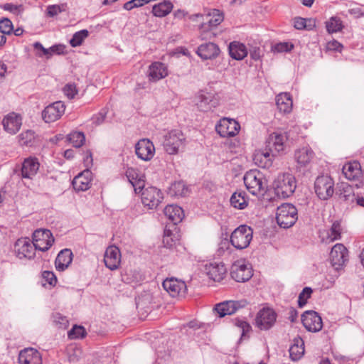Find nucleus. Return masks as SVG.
I'll return each instance as SVG.
<instances>
[{
  "instance_id": "f257e3e1",
  "label": "nucleus",
  "mask_w": 364,
  "mask_h": 364,
  "mask_svg": "<svg viewBox=\"0 0 364 364\" xmlns=\"http://www.w3.org/2000/svg\"><path fill=\"white\" fill-rule=\"evenodd\" d=\"M248 191L254 196L263 195L267 188V181L264 174L258 170H250L243 177Z\"/></svg>"
},
{
  "instance_id": "f03ea898",
  "label": "nucleus",
  "mask_w": 364,
  "mask_h": 364,
  "mask_svg": "<svg viewBox=\"0 0 364 364\" xmlns=\"http://www.w3.org/2000/svg\"><path fill=\"white\" fill-rule=\"evenodd\" d=\"M295 177L290 173L279 175L274 182V188L278 197L286 198L291 196L296 189Z\"/></svg>"
},
{
  "instance_id": "7ed1b4c3",
  "label": "nucleus",
  "mask_w": 364,
  "mask_h": 364,
  "mask_svg": "<svg viewBox=\"0 0 364 364\" xmlns=\"http://www.w3.org/2000/svg\"><path fill=\"white\" fill-rule=\"evenodd\" d=\"M298 219L297 209L291 203H283L277 208L276 220L283 228L291 227Z\"/></svg>"
},
{
  "instance_id": "20e7f679",
  "label": "nucleus",
  "mask_w": 364,
  "mask_h": 364,
  "mask_svg": "<svg viewBox=\"0 0 364 364\" xmlns=\"http://www.w3.org/2000/svg\"><path fill=\"white\" fill-rule=\"evenodd\" d=\"M252 229L242 225L237 228L231 234L230 242L236 249L242 250L247 247L252 240Z\"/></svg>"
},
{
  "instance_id": "39448f33",
  "label": "nucleus",
  "mask_w": 364,
  "mask_h": 364,
  "mask_svg": "<svg viewBox=\"0 0 364 364\" xmlns=\"http://www.w3.org/2000/svg\"><path fill=\"white\" fill-rule=\"evenodd\" d=\"M186 138L180 130H172L164 136L163 146L168 154H176L185 146Z\"/></svg>"
},
{
  "instance_id": "423d86ee",
  "label": "nucleus",
  "mask_w": 364,
  "mask_h": 364,
  "mask_svg": "<svg viewBox=\"0 0 364 364\" xmlns=\"http://www.w3.org/2000/svg\"><path fill=\"white\" fill-rule=\"evenodd\" d=\"M224 19L223 12L218 9H213L205 16L207 22L202 23L200 26V38L202 40L211 39L212 33L210 31L218 26Z\"/></svg>"
},
{
  "instance_id": "0eeeda50",
  "label": "nucleus",
  "mask_w": 364,
  "mask_h": 364,
  "mask_svg": "<svg viewBox=\"0 0 364 364\" xmlns=\"http://www.w3.org/2000/svg\"><path fill=\"white\" fill-rule=\"evenodd\" d=\"M247 306V302L245 300H229L215 304L213 309V311L215 313V316L223 318L226 316H232L245 309Z\"/></svg>"
},
{
  "instance_id": "6e6552de",
  "label": "nucleus",
  "mask_w": 364,
  "mask_h": 364,
  "mask_svg": "<svg viewBox=\"0 0 364 364\" xmlns=\"http://www.w3.org/2000/svg\"><path fill=\"white\" fill-rule=\"evenodd\" d=\"M315 193L321 200H327L334 193V182L328 176H320L314 183Z\"/></svg>"
},
{
  "instance_id": "1a4fd4ad",
  "label": "nucleus",
  "mask_w": 364,
  "mask_h": 364,
  "mask_svg": "<svg viewBox=\"0 0 364 364\" xmlns=\"http://www.w3.org/2000/svg\"><path fill=\"white\" fill-rule=\"evenodd\" d=\"M33 243L36 250L47 251L54 242L51 232L47 229H38L33 233Z\"/></svg>"
},
{
  "instance_id": "9d476101",
  "label": "nucleus",
  "mask_w": 364,
  "mask_h": 364,
  "mask_svg": "<svg viewBox=\"0 0 364 364\" xmlns=\"http://www.w3.org/2000/svg\"><path fill=\"white\" fill-rule=\"evenodd\" d=\"M230 275L236 282H245L252 277V268L245 260H237L231 267Z\"/></svg>"
},
{
  "instance_id": "9b49d317",
  "label": "nucleus",
  "mask_w": 364,
  "mask_h": 364,
  "mask_svg": "<svg viewBox=\"0 0 364 364\" xmlns=\"http://www.w3.org/2000/svg\"><path fill=\"white\" fill-rule=\"evenodd\" d=\"M65 105L62 101H56L44 108L42 118L46 123L54 122L60 119L65 111Z\"/></svg>"
},
{
  "instance_id": "f8f14e48",
  "label": "nucleus",
  "mask_w": 364,
  "mask_h": 364,
  "mask_svg": "<svg viewBox=\"0 0 364 364\" xmlns=\"http://www.w3.org/2000/svg\"><path fill=\"white\" fill-rule=\"evenodd\" d=\"M240 124L233 119L224 117L215 126V130L222 137L235 136L239 133Z\"/></svg>"
},
{
  "instance_id": "ddd939ff",
  "label": "nucleus",
  "mask_w": 364,
  "mask_h": 364,
  "mask_svg": "<svg viewBox=\"0 0 364 364\" xmlns=\"http://www.w3.org/2000/svg\"><path fill=\"white\" fill-rule=\"evenodd\" d=\"M163 198L161 190L154 186L146 188L141 193V202L149 209L156 208Z\"/></svg>"
},
{
  "instance_id": "4468645a",
  "label": "nucleus",
  "mask_w": 364,
  "mask_h": 364,
  "mask_svg": "<svg viewBox=\"0 0 364 364\" xmlns=\"http://www.w3.org/2000/svg\"><path fill=\"white\" fill-rule=\"evenodd\" d=\"M287 136L284 133L273 132L266 139L265 148L274 156L284 150Z\"/></svg>"
},
{
  "instance_id": "2eb2a0df",
  "label": "nucleus",
  "mask_w": 364,
  "mask_h": 364,
  "mask_svg": "<svg viewBox=\"0 0 364 364\" xmlns=\"http://www.w3.org/2000/svg\"><path fill=\"white\" fill-rule=\"evenodd\" d=\"M162 286L172 297H183L186 294L187 287L186 283L175 278L165 279Z\"/></svg>"
},
{
  "instance_id": "dca6fc26",
  "label": "nucleus",
  "mask_w": 364,
  "mask_h": 364,
  "mask_svg": "<svg viewBox=\"0 0 364 364\" xmlns=\"http://www.w3.org/2000/svg\"><path fill=\"white\" fill-rule=\"evenodd\" d=\"M135 152L139 159L147 161L153 158L155 153V147L149 139H142L136 143Z\"/></svg>"
},
{
  "instance_id": "f3484780",
  "label": "nucleus",
  "mask_w": 364,
  "mask_h": 364,
  "mask_svg": "<svg viewBox=\"0 0 364 364\" xmlns=\"http://www.w3.org/2000/svg\"><path fill=\"white\" fill-rule=\"evenodd\" d=\"M348 250L343 244L338 243L332 247L330 259L332 265L336 269L344 265L348 261Z\"/></svg>"
},
{
  "instance_id": "a211bd4d",
  "label": "nucleus",
  "mask_w": 364,
  "mask_h": 364,
  "mask_svg": "<svg viewBox=\"0 0 364 364\" xmlns=\"http://www.w3.org/2000/svg\"><path fill=\"white\" fill-rule=\"evenodd\" d=\"M104 262L105 266L110 270L117 269L121 263L119 249L114 245L108 247L105 252Z\"/></svg>"
},
{
  "instance_id": "6ab92c4d",
  "label": "nucleus",
  "mask_w": 364,
  "mask_h": 364,
  "mask_svg": "<svg viewBox=\"0 0 364 364\" xmlns=\"http://www.w3.org/2000/svg\"><path fill=\"white\" fill-rule=\"evenodd\" d=\"M15 248L17 257L20 259L27 258L30 259L35 256L36 249L33 243H31L27 238L18 240L15 244Z\"/></svg>"
},
{
  "instance_id": "aec40b11",
  "label": "nucleus",
  "mask_w": 364,
  "mask_h": 364,
  "mask_svg": "<svg viewBox=\"0 0 364 364\" xmlns=\"http://www.w3.org/2000/svg\"><path fill=\"white\" fill-rule=\"evenodd\" d=\"M168 75V68L163 63L156 61L149 66L147 77L150 82H156L165 78Z\"/></svg>"
},
{
  "instance_id": "412c9836",
  "label": "nucleus",
  "mask_w": 364,
  "mask_h": 364,
  "mask_svg": "<svg viewBox=\"0 0 364 364\" xmlns=\"http://www.w3.org/2000/svg\"><path fill=\"white\" fill-rule=\"evenodd\" d=\"M22 124V118L20 114L11 112L6 115L2 120L4 129L10 134H15L18 132Z\"/></svg>"
},
{
  "instance_id": "4be33fe9",
  "label": "nucleus",
  "mask_w": 364,
  "mask_h": 364,
  "mask_svg": "<svg viewBox=\"0 0 364 364\" xmlns=\"http://www.w3.org/2000/svg\"><path fill=\"white\" fill-rule=\"evenodd\" d=\"M198 108L203 112H208L218 105V100L214 94L201 91L197 95Z\"/></svg>"
},
{
  "instance_id": "5701e85b",
  "label": "nucleus",
  "mask_w": 364,
  "mask_h": 364,
  "mask_svg": "<svg viewBox=\"0 0 364 364\" xmlns=\"http://www.w3.org/2000/svg\"><path fill=\"white\" fill-rule=\"evenodd\" d=\"M205 272L208 277L215 281H222L227 274V268L223 263H210L205 266Z\"/></svg>"
},
{
  "instance_id": "b1692460",
  "label": "nucleus",
  "mask_w": 364,
  "mask_h": 364,
  "mask_svg": "<svg viewBox=\"0 0 364 364\" xmlns=\"http://www.w3.org/2000/svg\"><path fill=\"white\" fill-rule=\"evenodd\" d=\"M18 362L20 364H42V356L36 349L26 348L20 351Z\"/></svg>"
},
{
  "instance_id": "393cba45",
  "label": "nucleus",
  "mask_w": 364,
  "mask_h": 364,
  "mask_svg": "<svg viewBox=\"0 0 364 364\" xmlns=\"http://www.w3.org/2000/svg\"><path fill=\"white\" fill-rule=\"evenodd\" d=\"M196 53L203 60H212L219 55L220 50L215 43H205L198 48Z\"/></svg>"
},
{
  "instance_id": "a878e982",
  "label": "nucleus",
  "mask_w": 364,
  "mask_h": 364,
  "mask_svg": "<svg viewBox=\"0 0 364 364\" xmlns=\"http://www.w3.org/2000/svg\"><path fill=\"white\" fill-rule=\"evenodd\" d=\"M91 181L92 173L89 170L84 171L74 178L73 188L77 191H87L90 187Z\"/></svg>"
},
{
  "instance_id": "bb28decb",
  "label": "nucleus",
  "mask_w": 364,
  "mask_h": 364,
  "mask_svg": "<svg viewBox=\"0 0 364 364\" xmlns=\"http://www.w3.org/2000/svg\"><path fill=\"white\" fill-rule=\"evenodd\" d=\"M274 155L265 148L264 150H257L253 155V161L259 167L267 168L272 166Z\"/></svg>"
},
{
  "instance_id": "cd10ccee",
  "label": "nucleus",
  "mask_w": 364,
  "mask_h": 364,
  "mask_svg": "<svg viewBox=\"0 0 364 364\" xmlns=\"http://www.w3.org/2000/svg\"><path fill=\"white\" fill-rule=\"evenodd\" d=\"M342 172L349 181H356L362 176L360 164L358 161L346 163L343 166Z\"/></svg>"
},
{
  "instance_id": "c85d7f7f",
  "label": "nucleus",
  "mask_w": 364,
  "mask_h": 364,
  "mask_svg": "<svg viewBox=\"0 0 364 364\" xmlns=\"http://www.w3.org/2000/svg\"><path fill=\"white\" fill-rule=\"evenodd\" d=\"M314 153L311 148L304 146L295 151L294 159L301 167L306 166L314 159Z\"/></svg>"
},
{
  "instance_id": "c756f323",
  "label": "nucleus",
  "mask_w": 364,
  "mask_h": 364,
  "mask_svg": "<svg viewBox=\"0 0 364 364\" xmlns=\"http://www.w3.org/2000/svg\"><path fill=\"white\" fill-rule=\"evenodd\" d=\"M33 48L37 50L36 55L38 57L45 55L47 58H50L54 54L60 55L63 53L65 49V47L61 45H55L50 47L49 48H46L39 42L34 43Z\"/></svg>"
},
{
  "instance_id": "7c9ffc66",
  "label": "nucleus",
  "mask_w": 364,
  "mask_h": 364,
  "mask_svg": "<svg viewBox=\"0 0 364 364\" xmlns=\"http://www.w3.org/2000/svg\"><path fill=\"white\" fill-rule=\"evenodd\" d=\"M39 168V163L35 158L26 159L22 164L21 176L25 178H32Z\"/></svg>"
},
{
  "instance_id": "2f4dec72",
  "label": "nucleus",
  "mask_w": 364,
  "mask_h": 364,
  "mask_svg": "<svg viewBox=\"0 0 364 364\" xmlns=\"http://www.w3.org/2000/svg\"><path fill=\"white\" fill-rule=\"evenodd\" d=\"M276 105L280 112L288 114L292 110L293 102L289 93L282 92L277 95Z\"/></svg>"
},
{
  "instance_id": "473e14b6",
  "label": "nucleus",
  "mask_w": 364,
  "mask_h": 364,
  "mask_svg": "<svg viewBox=\"0 0 364 364\" xmlns=\"http://www.w3.org/2000/svg\"><path fill=\"white\" fill-rule=\"evenodd\" d=\"M73 260V252L70 250L65 249L61 250L55 261V265L58 271H64Z\"/></svg>"
},
{
  "instance_id": "72a5a7b5",
  "label": "nucleus",
  "mask_w": 364,
  "mask_h": 364,
  "mask_svg": "<svg viewBox=\"0 0 364 364\" xmlns=\"http://www.w3.org/2000/svg\"><path fill=\"white\" fill-rule=\"evenodd\" d=\"M229 54L232 59L241 60L247 55V49L246 46L238 41H233L230 43Z\"/></svg>"
},
{
  "instance_id": "f704fd0d",
  "label": "nucleus",
  "mask_w": 364,
  "mask_h": 364,
  "mask_svg": "<svg viewBox=\"0 0 364 364\" xmlns=\"http://www.w3.org/2000/svg\"><path fill=\"white\" fill-rule=\"evenodd\" d=\"M289 351L290 358L292 360H299L304 354V342L303 339L299 336L294 338Z\"/></svg>"
},
{
  "instance_id": "c9c22d12",
  "label": "nucleus",
  "mask_w": 364,
  "mask_h": 364,
  "mask_svg": "<svg viewBox=\"0 0 364 364\" xmlns=\"http://www.w3.org/2000/svg\"><path fill=\"white\" fill-rule=\"evenodd\" d=\"M164 214L174 224L180 223L184 216L183 209L175 205H167L164 208Z\"/></svg>"
},
{
  "instance_id": "e433bc0d",
  "label": "nucleus",
  "mask_w": 364,
  "mask_h": 364,
  "mask_svg": "<svg viewBox=\"0 0 364 364\" xmlns=\"http://www.w3.org/2000/svg\"><path fill=\"white\" fill-rule=\"evenodd\" d=\"M173 8V5L169 0H164L153 6L152 14L156 17L162 18L170 14Z\"/></svg>"
},
{
  "instance_id": "4c0bfd02",
  "label": "nucleus",
  "mask_w": 364,
  "mask_h": 364,
  "mask_svg": "<svg viewBox=\"0 0 364 364\" xmlns=\"http://www.w3.org/2000/svg\"><path fill=\"white\" fill-rule=\"evenodd\" d=\"M339 199L349 204L353 203L355 198L353 188L348 183H342L338 189Z\"/></svg>"
},
{
  "instance_id": "58836bf2",
  "label": "nucleus",
  "mask_w": 364,
  "mask_h": 364,
  "mask_svg": "<svg viewBox=\"0 0 364 364\" xmlns=\"http://www.w3.org/2000/svg\"><path fill=\"white\" fill-rule=\"evenodd\" d=\"M230 201L234 208L240 210L246 208L248 204L246 193L242 191L235 192L232 195Z\"/></svg>"
},
{
  "instance_id": "ea45409f",
  "label": "nucleus",
  "mask_w": 364,
  "mask_h": 364,
  "mask_svg": "<svg viewBox=\"0 0 364 364\" xmlns=\"http://www.w3.org/2000/svg\"><path fill=\"white\" fill-rule=\"evenodd\" d=\"M188 193V188L183 181H176L173 183L168 190V193L171 196L183 197Z\"/></svg>"
},
{
  "instance_id": "a19ab883",
  "label": "nucleus",
  "mask_w": 364,
  "mask_h": 364,
  "mask_svg": "<svg viewBox=\"0 0 364 364\" xmlns=\"http://www.w3.org/2000/svg\"><path fill=\"white\" fill-rule=\"evenodd\" d=\"M343 27L342 21L337 16H332L326 22V28L329 33L341 31Z\"/></svg>"
},
{
  "instance_id": "79ce46f5",
  "label": "nucleus",
  "mask_w": 364,
  "mask_h": 364,
  "mask_svg": "<svg viewBox=\"0 0 364 364\" xmlns=\"http://www.w3.org/2000/svg\"><path fill=\"white\" fill-rule=\"evenodd\" d=\"M87 335L85 328L80 325L75 324L72 328L68 332V336L70 339H82Z\"/></svg>"
},
{
  "instance_id": "37998d69",
  "label": "nucleus",
  "mask_w": 364,
  "mask_h": 364,
  "mask_svg": "<svg viewBox=\"0 0 364 364\" xmlns=\"http://www.w3.org/2000/svg\"><path fill=\"white\" fill-rule=\"evenodd\" d=\"M68 140L76 148L82 146L85 141V136L82 132H73L68 135Z\"/></svg>"
},
{
  "instance_id": "c03bdc74",
  "label": "nucleus",
  "mask_w": 364,
  "mask_h": 364,
  "mask_svg": "<svg viewBox=\"0 0 364 364\" xmlns=\"http://www.w3.org/2000/svg\"><path fill=\"white\" fill-rule=\"evenodd\" d=\"M305 328L310 332L320 331L323 328V320H301Z\"/></svg>"
},
{
  "instance_id": "a18cd8bd",
  "label": "nucleus",
  "mask_w": 364,
  "mask_h": 364,
  "mask_svg": "<svg viewBox=\"0 0 364 364\" xmlns=\"http://www.w3.org/2000/svg\"><path fill=\"white\" fill-rule=\"evenodd\" d=\"M89 32L86 29L76 32L70 41L72 47H77L82 44L83 41L88 36Z\"/></svg>"
},
{
  "instance_id": "49530a36",
  "label": "nucleus",
  "mask_w": 364,
  "mask_h": 364,
  "mask_svg": "<svg viewBox=\"0 0 364 364\" xmlns=\"http://www.w3.org/2000/svg\"><path fill=\"white\" fill-rule=\"evenodd\" d=\"M35 138V133L32 130H26L19 136V143L22 146H31Z\"/></svg>"
},
{
  "instance_id": "de8ad7c7",
  "label": "nucleus",
  "mask_w": 364,
  "mask_h": 364,
  "mask_svg": "<svg viewBox=\"0 0 364 364\" xmlns=\"http://www.w3.org/2000/svg\"><path fill=\"white\" fill-rule=\"evenodd\" d=\"M67 8L68 6L66 4L49 5L46 9L47 15L50 17H54L59 14L65 11Z\"/></svg>"
},
{
  "instance_id": "09e8293b",
  "label": "nucleus",
  "mask_w": 364,
  "mask_h": 364,
  "mask_svg": "<svg viewBox=\"0 0 364 364\" xmlns=\"http://www.w3.org/2000/svg\"><path fill=\"white\" fill-rule=\"evenodd\" d=\"M235 325L241 331V339L248 338V333L252 330L251 326L245 320H235Z\"/></svg>"
},
{
  "instance_id": "8fccbe9b",
  "label": "nucleus",
  "mask_w": 364,
  "mask_h": 364,
  "mask_svg": "<svg viewBox=\"0 0 364 364\" xmlns=\"http://www.w3.org/2000/svg\"><path fill=\"white\" fill-rule=\"evenodd\" d=\"M341 223L338 221H335L330 229L328 237L331 241L339 240L341 238Z\"/></svg>"
},
{
  "instance_id": "3c124183",
  "label": "nucleus",
  "mask_w": 364,
  "mask_h": 364,
  "mask_svg": "<svg viewBox=\"0 0 364 364\" xmlns=\"http://www.w3.org/2000/svg\"><path fill=\"white\" fill-rule=\"evenodd\" d=\"M277 314L272 308L263 306L257 313L256 318H275Z\"/></svg>"
},
{
  "instance_id": "603ef678",
  "label": "nucleus",
  "mask_w": 364,
  "mask_h": 364,
  "mask_svg": "<svg viewBox=\"0 0 364 364\" xmlns=\"http://www.w3.org/2000/svg\"><path fill=\"white\" fill-rule=\"evenodd\" d=\"M125 175L132 186L135 183V181H137V179L141 178L144 176V174L140 173L137 169L133 168H128L126 171Z\"/></svg>"
},
{
  "instance_id": "864d4df0",
  "label": "nucleus",
  "mask_w": 364,
  "mask_h": 364,
  "mask_svg": "<svg viewBox=\"0 0 364 364\" xmlns=\"http://www.w3.org/2000/svg\"><path fill=\"white\" fill-rule=\"evenodd\" d=\"M0 8L9 11L15 15H19L23 11V5H15L11 3H6L0 6Z\"/></svg>"
},
{
  "instance_id": "5fc2aeb1",
  "label": "nucleus",
  "mask_w": 364,
  "mask_h": 364,
  "mask_svg": "<svg viewBox=\"0 0 364 364\" xmlns=\"http://www.w3.org/2000/svg\"><path fill=\"white\" fill-rule=\"evenodd\" d=\"M312 291L311 287H305L303 289L298 299V304L300 307L304 306L306 304L307 299L311 297Z\"/></svg>"
},
{
  "instance_id": "6e6d98bb",
  "label": "nucleus",
  "mask_w": 364,
  "mask_h": 364,
  "mask_svg": "<svg viewBox=\"0 0 364 364\" xmlns=\"http://www.w3.org/2000/svg\"><path fill=\"white\" fill-rule=\"evenodd\" d=\"M13 31V23L11 21L7 18L0 20V32L4 34H10Z\"/></svg>"
},
{
  "instance_id": "4d7b16f0",
  "label": "nucleus",
  "mask_w": 364,
  "mask_h": 364,
  "mask_svg": "<svg viewBox=\"0 0 364 364\" xmlns=\"http://www.w3.org/2000/svg\"><path fill=\"white\" fill-rule=\"evenodd\" d=\"M276 320H255V326L261 331L271 328Z\"/></svg>"
},
{
  "instance_id": "13d9d810",
  "label": "nucleus",
  "mask_w": 364,
  "mask_h": 364,
  "mask_svg": "<svg viewBox=\"0 0 364 364\" xmlns=\"http://www.w3.org/2000/svg\"><path fill=\"white\" fill-rule=\"evenodd\" d=\"M63 92L69 99H73L77 93V91L75 85L73 84H68L64 87Z\"/></svg>"
},
{
  "instance_id": "bf43d9fd",
  "label": "nucleus",
  "mask_w": 364,
  "mask_h": 364,
  "mask_svg": "<svg viewBox=\"0 0 364 364\" xmlns=\"http://www.w3.org/2000/svg\"><path fill=\"white\" fill-rule=\"evenodd\" d=\"M42 277L50 285L54 286L57 282L56 277L53 272L44 271L42 273Z\"/></svg>"
},
{
  "instance_id": "052dcab7",
  "label": "nucleus",
  "mask_w": 364,
  "mask_h": 364,
  "mask_svg": "<svg viewBox=\"0 0 364 364\" xmlns=\"http://www.w3.org/2000/svg\"><path fill=\"white\" fill-rule=\"evenodd\" d=\"M293 45L289 43H279L274 46V49L277 52H287L293 48Z\"/></svg>"
},
{
  "instance_id": "680f3d73",
  "label": "nucleus",
  "mask_w": 364,
  "mask_h": 364,
  "mask_svg": "<svg viewBox=\"0 0 364 364\" xmlns=\"http://www.w3.org/2000/svg\"><path fill=\"white\" fill-rule=\"evenodd\" d=\"M145 186V176L144 175L141 178L137 179V181L133 183L132 186L134 189L135 193H140Z\"/></svg>"
},
{
  "instance_id": "e2e57ef3",
  "label": "nucleus",
  "mask_w": 364,
  "mask_h": 364,
  "mask_svg": "<svg viewBox=\"0 0 364 364\" xmlns=\"http://www.w3.org/2000/svg\"><path fill=\"white\" fill-rule=\"evenodd\" d=\"M106 117V113L105 112H100L97 114L92 117L93 123L96 125H100L104 122Z\"/></svg>"
},
{
  "instance_id": "0e129e2a",
  "label": "nucleus",
  "mask_w": 364,
  "mask_h": 364,
  "mask_svg": "<svg viewBox=\"0 0 364 364\" xmlns=\"http://www.w3.org/2000/svg\"><path fill=\"white\" fill-rule=\"evenodd\" d=\"M306 23V18L296 17L294 20V26L296 29H304Z\"/></svg>"
},
{
  "instance_id": "69168bd1",
  "label": "nucleus",
  "mask_w": 364,
  "mask_h": 364,
  "mask_svg": "<svg viewBox=\"0 0 364 364\" xmlns=\"http://www.w3.org/2000/svg\"><path fill=\"white\" fill-rule=\"evenodd\" d=\"M342 45L336 41H330L327 43V48L333 50H340Z\"/></svg>"
},
{
  "instance_id": "338daca9",
  "label": "nucleus",
  "mask_w": 364,
  "mask_h": 364,
  "mask_svg": "<svg viewBox=\"0 0 364 364\" xmlns=\"http://www.w3.org/2000/svg\"><path fill=\"white\" fill-rule=\"evenodd\" d=\"M308 316H311V318H321L318 314L314 311H306L304 312L301 318H307Z\"/></svg>"
},
{
  "instance_id": "774afa93",
  "label": "nucleus",
  "mask_w": 364,
  "mask_h": 364,
  "mask_svg": "<svg viewBox=\"0 0 364 364\" xmlns=\"http://www.w3.org/2000/svg\"><path fill=\"white\" fill-rule=\"evenodd\" d=\"M348 13L357 18L360 17L363 15V12L360 8H352L348 10Z\"/></svg>"
}]
</instances>
